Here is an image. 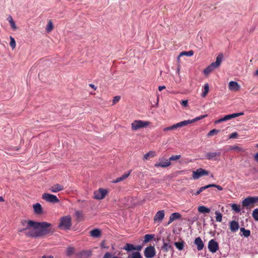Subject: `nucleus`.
Here are the masks:
<instances>
[{"label": "nucleus", "mask_w": 258, "mask_h": 258, "mask_svg": "<svg viewBox=\"0 0 258 258\" xmlns=\"http://www.w3.org/2000/svg\"><path fill=\"white\" fill-rule=\"evenodd\" d=\"M181 218V215L179 213H178V212L173 213L170 215V216L169 217V219L167 223V225L170 224L171 222H172L174 220L180 219Z\"/></svg>", "instance_id": "4468645a"}, {"label": "nucleus", "mask_w": 258, "mask_h": 258, "mask_svg": "<svg viewBox=\"0 0 258 258\" xmlns=\"http://www.w3.org/2000/svg\"><path fill=\"white\" fill-rule=\"evenodd\" d=\"M34 213L37 215L41 214L43 213V210L41 204L37 203L33 205Z\"/></svg>", "instance_id": "a211bd4d"}, {"label": "nucleus", "mask_w": 258, "mask_h": 258, "mask_svg": "<svg viewBox=\"0 0 258 258\" xmlns=\"http://www.w3.org/2000/svg\"><path fill=\"white\" fill-rule=\"evenodd\" d=\"M230 149L231 150L237 151L239 152L244 151V150L242 148L238 147L237 146H231Z\"/></svg>", "instance_id": "09e8293b"}, {"label": "nucleus", "mask_w": 258, "mask_h": 258, "mask_svg": "<svg viewBox=\"0 0 258 258\" xmlns=\"http://www.w3.org/2000/svg\"><path fill=\"white\" fill-rule=\"evenodd\" d=\"M253 158L254 161L258 163V152L254 155Z\"/></svg>", "instance_id": "052dcab7"}, {"label": "nucleus", "mask_w": 258, "mask_h": 258, "mask_svg": "<svg viewBox=\"0 0 258 258\" xmlns=\"http://www.w3.org/2000/svg\"><path fill=\"white\" fill-rule=\"evenodd\" d=\"M132 170H130L127 172H125L123 175H122L120 177H117L116 179L114 180L112 182L113 183H117L120 181H122L127 178L131 173Z\"/></svg>", "instance_id": "f3484780"}, {"label": "nucleus", "mask_w": 258, "mask_h": 258, "mask_svg": "<svg viewBox=\"0 0 258 258\" xmlns=\"http://www.w3.org/2000/svg\"><path fill=\"white\" fill-rule=\"evenodd\" d=\"M55 231L52 225L47 222L36 221V228L34 231H27L25 235L29 237L38 238L46 235H51Z\"/></svg>", "instance_id": "f257e3e1"}, {"label": "nucleus", "mask_w": 258, "mask_h": 258, "mask_svg": "<svg viewBox=\"0 0 258 258\" xmlns=\"http://www.w3.org/2000/svg\"><path fill=\"white\" fill-rule=\"evenodd\" d=\"M166 87L165 86H159L158 87V90L159 91H161L163 89H165Z\"/></svg>", "instance_id": "e2e57ef3"}, {"label": "nucleus", "mask_w": 258, "mask_h": 258, "mask_svg": "<svg viewBox=\"0 0 258 258\" xmlns=\"http://www.w3.org/2000/svg\"><path fill=\"white\" fill-rule=\"evenodd\" d=\"M194 244L196 245L198 250H201L204 247V243L200 237H198L195 238Z\"/></svg>", "instance_id": "ddd939ff"}, {"label": "nucleus", "mask_w": 258, "mask_h": 258, "mask_svg": "<svg viewBox=\"0 0 258 258\" xmlns=\"http://www.w3.org/2000/svg\"><path fill=\"white\" fill-rule=\"evenodd\" d=\"M8 20L9 21L11 27L12 28V29L13 30H16L17 29V27L14 21L13 20L12 16H11L10 15L8 18Z\"/></svg>", "instance_id": "2f4dec72"}, {"label": "nucleus", "mask_w": 258, "mask_h": 258, "mask_svg": "<svg viewBox=\"0 0 258 258\" xmlns=\"http://www.w3.org/2000/svg\"><path fill=\"white\" fill-rule=\"evenodd\" d=\"M231 119V116L229 114H227L223 116V117L220 118L219 119H217L214 121L215 124H218L222 122L226 121L228 120Z\"/></svg>", "instance_id": "b1692460"}, {"label": "nucleus", "mask_w": 258, "mask_h": 258, "mask_svg": "<svg viewBox=\"0 0 258 258\" xmlns=\"http://www.w3.org/2000/svg\"><path fill=\"white\" fill-rule=\"evenodd\" d=\"M255 76H258V69L256 70V71L254 73Z\"/></svg>", "instance_id": "774afa93"}, {"label": "nucleus", "mask_w": 258, "mask_h": 258, "mask_svg": "<svg viewBox=\"0 0 258 258\" xmlns=\"http://www.w3.org/2000/svg\"><path fill=\"white\" fill-rule=\"evenodd\" d=\"M222 150L223 149H219L218 150V152L207 153L206 155V158L208 160H217V159L215 158V157L217 156H220Z\"/></svg>", "instance_id": "9d476101"}, {"label": "nucleus", "mask_w": 258, "mask_h": 258, "mask_svg": "<svg viewBox=\"0 0 258 258\" xmlns=\"http://www.w3.org/2000/svg\"><path fill=\"white\" fill-rule=\"evenodd\" d=\"M209 172L203 168H199L195 171H192V177L194 179L196 180L203 176L208 175Z\"/></svg>", "instance_id": "20e7f679"}, {"label": "nucleus", "mask_w": 258, "mask_h": 258, "mask_svg": "<svg viewBox=\"0 0 258 258\" xmlns=\"http://www.w3.org/2000/svg\"><path fill=\"white\" fill-rule=\"evenodd\" d=\"M10 45L12 48V49H14L16 47V41L12 36H10Z\"/></svg>", "instance_id": "de8ad7c7"}, {"label": "nucleus", "mask_w": 258, "mask_h": 258, "mask_svg": "<svg viewBox=\"0 0 258 258\" xmlns=\"http://www.w3.org/2000/svg\"><path fill=\"white\" fill-rule=\"evenodd\" d=\"M42 199L51 203H58L59 200L57 197L54 195L44 193L42 195Z\"/></svg>", "instance_id": "39448f33"}, {"label": "nucleus", "mask_w": 258, "mask_h": 258, "mask_svg": "<svg viewBox=\"0 0 258 258\" xmlns=\"http://www.w3.org/2000/svg\"><path fill=\"white\" fill-rule=\"evenodd\" d=\"M238 136V134L237 132H233L229 136V139H235Z\"/></svg>", "instance_id": "603ef678"}, {"label": "nucleus", "mask_w": 258, "mask_h": 258, "mask_svg": "<svg viewBox=\"0 0 258 258\" xmlns=\"http://www.w3.org/2000/svg\"><path fill=\"white\" fill-rule=\"evenodd\" d=\"M127 258H143L141 253L139 251H133L128 254Z\"/></svg>", "instance_id": "cd10ccee"}, {"label": "nucleus", "mask_w": 258, "mask_h": 258, "mask_svg": "<svg viewBox=\"0 0 258 258\" xmlns=\"http://www.w3.org/2000/svg\"><path fill=\"white\" fill-rule=\"evenodd\" d=\"M75 216L76 217V218L77 220L80 221L81 219L83 218V215L81 213V212L79 211H76L75 212Z\"/></svg>", "instance_id": "49530a36"}, {"label": "nucleus", "mask_w": 258, "mask_h": 258, "mask_svg": "<svg viewBox=\"0 0 258 258\" xmlns=\"http://www.w3.org/2000/svg\"><path fill=\"white\" fill-rule=\"evenodd\" d=\"M63 189V187L62 185L59 184H56L53 185L50 188V190L52 192H57L59 191L62 190Z\"/></svg>", "instance_id": "4be33fe9"}, {"label": "nucleus", "mask_w": 258, "mask_h": 258, "mask_svg": "<svg viewBox=\"0 0 258 258\" xmlns=\"http://www.w3.org/2000/svg\"><path fill=\"white\" fill-rule=\"evenodd\" d=\"M216 188H217L219 190H223V187L219 185H216Z\"/></svg>", "instance_id": "69168bd1"}, {"label": "nucleus", "mask_w": 258, "mask_h": 258, "mask_svg": "<svg viewBox=\"0 0 258 258\" xmlns=\"http://www.w3.org/2000/svg\"><path fill=\"white\" fill-rule=\"evenodd\" d=\"M251 198L252 199L253 204L258 203V196L251 197Z\"/></svg>", "instance_id": "4d7b16f0"}, {"label": "nucleus", "mask_w": 258, "mask_h": 258, "mask_svg": "<svg viewBox=\"0 0 258 258\" xmlns=\"http://www.w3.org/2000/svg\"><path fill=\"white\" fill-rule=\"evenodd\" d=\"M213 70L214 69L210 65H209L204 70L203 73L205 75H208L210 74Z\"/></svg>", "instance_id": "ea45409f"}, {"label": "nucleus", "mask_w": 258, "mask_h": 258, "mask_svg": "<svg viewBox=\"0 0 258 258\" xmlns=\"http://www.w3.org/2000/svg\"><path fill=\"white\" fill-rule=\"evenodd\" d=\"M207 115H208L207 114H204L203 115H201V116L196 117L192 119H189V123H191L195 122L197 121H198L200 119H202L206 117V116H207Z\"/></svg>", "instance_id": "c9c22d12"}, {"label": "nucleus", "mask_w": 258, "mask_h": 258, "mask_svg": "<svg viewBox=\"0 0 258 258\" xmlns=\"http://www.w3.org/2000/svg\"><path fill=\"white\" fill-rule=\"evenodd\" d=\"M89 86L90 87H91L92 88H93V89L94 90H96V87H95V86L94 85H93V84H89Z\"/></svg>", "instance_id": "338daca9"}, {"label": "nucleus", "mask_w": 258, "mask_h": 258, "mask_svg": "<svg viewBox=\"0 0 258 258\" xmlns=\"http://www.w3.org/2000/svg\"><path fill=\"white\" fill-rule=\"evenodd\" d=\"M229 228L232 232H236L239 228L238 222L234 220L230 221L229 222Z\"/></svg>", "instance_id": "dca6fc26"}, {"label": "nucleus", "mask_w": 258, "mask_h": 258, "mask_svg": "<svg viewBox=\"0 0 258 258\" xmlns=\"http://www.w3.org/2000/svg\"><path fill=\"white\" fill-rule=\"evenodd\" d=\"M31 227L33 228L35 230L36 228V221L33 220H28V224L23 228L19 229V232H27L26 231L29 229Z\"/></svg>", "instance_id": "9b49d317"}, {"label": "nucleus", "mask_w": 258, "mask_h": 258, "mask_svg": "<svg viewBox=\"0 0 258 258\" xmlns=\"http://www.w3.org/2000/svg\"><path fill=\"white\" fill-rule=\"evenodd\" d=\"M229 89L231 91H236L240 89V86L239 84L235 81H231L229 83Z\"/></svg>", "instance_id": "2eb2a0df"}, {"label": "nucleus", "mask_w": 258, "mask_h": 258, "mask_svg": "<svg viewBox=\"0 0 258 258\" xmlns=\"http://www.w3.org/2000/svg\"><path fill=\"white\" fill-rule=\"evenodd\" d=\"M181 104L184 107H186L188 105V101L187 100H182Z\"/></svg>", "instance_id": "13d9d810"}, {"label": "nucleus", "mask_w": 258, "mask_h": 258, "mask_svg": "<svg viewBox=\"0 0 258 258\" xmlns=\"http://www.w3.org/2000/svg\"><path fill=\"white\" fill-rule=\"evenodd\" d=\"M209 91V85L208 83L205 84L204 86V91L202 92L201 96L202 97H205Z\"/></svg>", "instance_id": "7c9ffc66"}, {"label": "nucleus", "mask_w": 258, "mask_h": 258, "mask_svg": "<svg viewBox=\"0 0 258 258\" xmlns=\"http://www.w3.org/2000/svg\"><path fill=\"white\" fill-rule=\"evenodd\" d=\"M143 247V246L141 245H135L134 250H137V251H140Z\"/></svg>", "instance_id": "5fc2aeb1"}, {"label": "nucleus", "mask_w": 258, "mask_h": 258, "mask_svg": "<svg viewBox=\"0 0 258 258\" xmlns=\"http://www.w3.org/2000/svg\"><path fill=\"white\" fill-rule=\"evenodd\" d=\"M74 251V248L71 247H69L67 248V253L68 255H70L72 254Z\"/></svg>", "instance_id": "3c124183"}, {"label": "nucleus", "mask_w": 258, "mask_h": 258, "mask_svg": "<svg viewBox=\"0 0 258 258\" xmlns=\"http://www.w3.org/2000/svg\"><path fill=\"white\" fill-rule=\"evenodd\" d=\"M21 223L22 225L25 227L28 224V221L23 220L21 221Z\"/></svg>", "instance_id": "bf43d9fd"}, {"label": "nucleus", "mask_w": 258, "mask_h": 258, "mask_svg": "<svg viewBox=\"0 0 258 258\" xmlns=\"http://www.w3.org/2000/svg\"><path fill=\"white\" fill-rule=\"evenodd\" d=\"M181 158L180 155H172L169 157L168 161L171 162V161H175Z\"/></svg>", "instance_id": "37998d69"}, {"label": "nucleus", "mask_w": 258, "mask_h": 258, "mask_svg": "<svg viewBox=\"0 0 258 258\" xmlns=\"http://www.w3.org/2000/svg\"><path fill=\"white\" fill-rule=\"evenodd\" d=\"M242 204L243 206L248 207L251 205L253 204L251 198V196H249L246 198H245L242 201Z\"/></svg>", "instance_id": "5701e85b"}, {"label": "nucleus", "mask_w": 258, "mask_h": 258, "mask_svg": "<svg viewBox=\"0 0 258 258\" xmlns=\"http://www.w3.org/2000/svg\"><path fill=\"white\" fill-rule=\"evenodd\" d=\"M208 248L210 252L215 253L219 249V244L215 239H212L209 241Z\"/></svg>", "instance_id": "6e6552de"}, {"label": "nucleus", "mask_w": 258, "mask_h": 258, "mask_svg": "<svg viewBox=\"0 0 258 258\" xmlns=\"http://www.w3.org/2000/svg\"><path fill=\"white\" fill-rule=\"evenodd\" d=\"M107 193V189L100 188L98 190L94 191V198L97 200H102L105 198Z\"/></svg>", "instance_id": "423d86ee"}, {"label": "nucleus", "mask_w": 258, "mask_h": 258, "mask_svg": "<svg viewBox=\"0 0 258 258\" xmlns=\"http://www.w3.org/2000/svg\"><path fill=\"white\" fill-rule=\"evenodd\" d=\"M41 258H53V256L52 255H44L42 256Z\"/></svg>", "instance_id": "0e129e2a"}, {"label": "nucleus", "mask_w": 258, "mask_h": 258, "mask_svg": "<svg viewBox=\"0 0 258 258\" xmlns=\"http://www.w3.org/2000/svg\"><path fill=\"white\" fill-rule=\"evenodd\" d=\"M223 58V54L222 53L219 54L216 57V59L215 62H213L210 65L214 69L219 67L221 63Z\"/></svg>", "instance_id": "f8f14e48"}, {"label": "nucleus", "mask_w": 258, "mask_h": 258, "mask_svg": "<svg viewBox=\"0 0 258 258\" xmlns=\"http://www.w3.org/2000/svg\"><path fill=\"white\" fill-rule=\"evenodd\" d=\"M252 216L255 221H258V208H256L253 210Z\"/></svg>", "instance_id": "58836bf2"}, {"label": "nucleus", "mask_w": 258, "mask_h": 258, "mask_svg": "<svg viewBox=\"0 0 258 258\" xmlns=\"http://www.w3.org/2000/svg\"><path fill=\"white\" fill-rule=\"evenodd\" d=\"M101 234V231L98 228H95L90 232V235L94 238H98L100 237Z\"/></svg>", "instance_id": "aec40b11"}, {"label": "nucleus", "mask_w": 258, "mask_h": 258, "mask_svg": "<svg viewBox=\"0 0 258 258\" xmlns=\"http://www.w3.org/2000/svg\"><path fill=\"white\" fill-rule=\"evenodd\" d=\"M134 248H135V245L134 244H133L132 243H126L124 245V246H123L122 249L127 251L131 252V251H134Z\"/></svg>", "instance_id": "a878e982"}, {"label": "nucleus", "mask_w": 258, "mask_h": 258, "mask_svg": "<svg viewBox=\"0 0 258 258\" xmlns=\"http://www.w3.org/2000/svg\"><path fill=\"white\" fill-rule=\"evenodd\" d=\"M164 161L160 162L155 164V166L156 167H163L166 168L171 165V162L167 159H165Z\"/></svg>", "instance_id": "6ab92c4d"}, {"label": "nucleus", "mask_w": 258, "mask_h": 258, "mask_svg": "<svg viewBox=\"0 0 258 258\" xmlns=\"http://www.w3.org/2000/svg\"><path fill=\"white\" fill-rule=\"evenodd\" d=\"M217 184H208V185H206V187L207 188H209L210 187H216V186Z\"/></svg>", "instance_id": "680f3d73"}, {"label": "nucleus", "mask_w": 258, "mask_h": 258, "mask_svg": "<svg viewBox=\"0 0 258 258\" xmlns=\"http://www.w3.org/2000/svg\"><path fill=\"white\" fill-rule=\"evenodd\" d=\"M155 155V152L153 151H149L147 153L145 154L144 156V159L147 160L150 157H153Z\"/></svg>", "instance_id": "4c0bfd02"}, {"label": "nucleus", "mask_w": 258, "mask_h": 258, "mask_svg": "<svg viewBox=\"0 0 258 258\" xmlns=\"http://www.w3.org/2000/svg\"><path fill=\"white\" fill-rule=\"evenodd\" d=\"M240 232L242 233L241 236H244L245 237H248L250 235V231L248 229H245L243 227L240 228Z\"/></svg>", "instance_id": "c85d7f7f"}, {"label": "nucleus", "mask_w": 258, "mask_h": 258, "mask_svg": "<svg viewBox=\"0 0 258 258\" xmlns=\"http://www.w3.org/2000/svg\"><path fill=\"white\" fill-rule=\"evenodd\" d=\"M165 217L164 210L158 211L155 215L153 220L154 223L160 224Z\"/></svg>", "instance_id": "1a4fd4ad"}, {"label": "nucleus", "mask_w": 258, "mask_h": 258, "mask_svg": "<svg viewBox=\"0 0 258 258\" xmlns=\"http://www.w3.org/2000/svg\"><path fill=\"white\" fill-rule=\"evenodd\" d=\"M162 241L163 242V244L161 246V249L163 251L167 252L170 249H173L172 246L169 243L166 242L164 238L162 239Z\"/></svg>", "instance_id": "412c9836"}, {"label": "nucleus", "mask_w": 258, "mask_h": 258, "mask_svg": "<svg viewBox=\"0 0 258 258\" xmlns=\"http://www.w3.org/2000/svg\"><path fill=\"white\" fill-rule=\"evenodd\" d=\"M198 211L201 213L206 214L210 212V209L205 206H200L198 208Z\"/></svg>", "instance_id": "393cba45"}, {"label": "nucleus", "mask_w": 258, "mask_h": 258, "mask_svg": "<svg viewBox=\"0 0 258 258\" xmlns=\"http://www.w3.org/2000/svg\"><path fill=\"white\" fill-rule=\"evenodd\" d=\"M120 96H116L114 97L113 99V104H115L116 102H117L118 101H119V100H120Z\"/></svg>", "instance_id": "864d4df0"}, {"label": "nucleus", "mask_w": 258, "mask_h": 258, "mask_svg": "<svg viewBox=\"0 0 258 258\" xmlns=\"http://www.w3.org/2000/svg\"><path fill=\"white\" fill-rule=\"evenodd\" d=\"M216 220L217 222H221L222 220V214L219 211H216L215 212Z\"/></svg>", "instance_id": "e433bc0d"}, {"label": "nucleus", "mask_w": 258, "mask_h": 258, "mask_svg": "<svg viewBox=\"0 0 258 258\" xmlns=\"http://www.w3.org/2000/svg\"><path fill=\"white\" fill-rule=\"evenodd\" d=\"M175 124H176V126H177V128L181 127L186 126V125H187L188 124H190L189 123V119L183 120V121H180V122H178V123H175Z\"/></svg>", "instance_id": "473e14b6"}, {"label": "nucleus", "mask_w": 258, "mask_h": 258, "mask_svg": "<svg viewBox=\"0 0 258 258\" xmlns=\"http://www.w3.org/2000/svg\"><path fill=\"white\" fill-rule=\"evenodd\" d=\"M177 128L176 124H174L171 126H168L163 128V131L166 132L168 131L174 130Z\"/></svg>", "instance_id": "a18cd8bd"}, {"label": "nucleus", "mask_w": 258, "mask_h": 258, "mask_svg": "<svg viewBox=\"0 0 258 258\" xmlns=\"http://www.w3.org/2000/svg\"><path fill=\"white\" fill-rule=\"evenodd\" d=\"M206 189H207V188L206 187V186L205 185V186L200 187L199 188V189L198 190H197L196 192L193 193L192 191L191 192L192 193V195H194L198 196L200 194H201L204 190H205Z\"/></svg>", "instance_id": "79ce46f5"}, {"label": "nucleus", "mask_w": 258, "mask_h": 258, "mask_svg": "<svg viewBox=\"0 0 258 258\" xmlns=\"http://www.w3.org/2000/svg\"><path fill=\"white\" fill-rule=\"evenodd\" d=\"M185 244V242L182 240L180 242H179V241L175 242L174 243L176 248L180 251L183 249Z\"/></svg>", "instance_id": "bb28decb"}, {"label": "nucleus", "mask_w": 258, "mask_h": 258, "mask_svg": "<svg viewBox=\"0 0 258 258\" xmlns=\"http://www.w3.org/2000/svg\"><path fill=\"white\" fill-rule=\"evenodd\" d=\"M156 255V250L154 246H149L144 250V255L146 258H153Z\"/></svg>", "instance_id": "0eeeda50"}, {"label": "nucleus", "mask_w": 258, "mask_h": 258, "mask_svg": "<svg viewBox=\"0 0 258 258\" xmlns=\"http://www.w3.org/2000/svg\"><path fill=\"white\" fill-rule=\"evenodd\" d=\"M155 235L152 234H146L144 236V243H148L154 238Z\"/></svg>", "instance_id": "c756f323"}, {"label": "nucleus", "mask_w": 258, "mask_h": 258, "mask_svg": "<svg viewBox=\"0 0 258 258\" xmlns=\"http://www.w3.org/2000/svg\"><path fill=\"white\" fill-rule=\"evenodd\" d=\"M53 28V23L51 20H49L46 27V31L47 32H50L52 30Z\"/></svg>", "instance_id": "a19ab883"}, {"label": "nucleus", "mask_w": 258, "mask_h": 258, "mask_svg": "<svg viewBox=\"0 0 258 258\" xmlns=\"http://www.w3.org/2000/svg\"><path fill=\"white\" fill-rule=\"evenodd\" d=\"M232 209L236 213H239L240 212V206L237 204L233 203L230 204Z\"/></svg>", "instance_id": "72a5a7b5"}, {"label": "nucleus", "mask_w": 258, "mask_h": 258, "mask_svg": "<svg viewBox=\"0 0 258 258\" xmlns=\"http://www.w3.org/2000/svg\"><path fill=\"white\" fill-rule=\"evenodd\" d=\"M111 257H112V254L109 252H106L103 257V258H111Z\"/></svg>", "instance_id": "6e6d98bb"}, {"label": "nucleus", "mask_w": 258, "mask_h": 258, "mask_svg": "<svg viewBox=\"0 0 258 258\" xmlns=\"http://www.w3.org/2000/svg\"><path fill=\"white\" fill-rule=\"evenodd\" d=\"M194 52L193 50H189L188 51H183L180 52L178 57H180L182 55H185L187 56H191L194 55Z\"/></svg>", "instance_id": "f704fd0d"}, {"label": "nucleus", "mask_w": 258, "mask_h": 258, "mask_svg": "<svg viewBox=\"0 0 258 258\" xmlns=\"http://www.w3.org/2000/svg\"><path fill=\"white\" fill-rule=\"evenodd\" d=\"M72 226V218L70 215L62 217L60 219V223L58 227L62 229L68 230Z\"/></svg>", "instance_id": "f03ea898"}, {"label": "nucleus", "mask_w": 258, "mask_h": 258, "mask_svg": "<svg viewBox=\"0 0 258 258\" xmlns=\"http://www.w3.org/2000/svg\"><path fill=\"white\" fill-rule=\"evenodd\" d=\"M220 132L219 130L216 129H213L211 130L207 134L208 137L212 136L214 135L218 134Z\"/></svg>", "instance_id": "c03bdc74"}, {"label": "nucleus", "mask_w": 258, "mask_h": 258, "mask_svg": "<svg viewBox=\"0 0 258 258\" xmlns=\"http://www.w3.org/2000/svg\"><path fill=\"white\" fill-rule=\"evenodd\" d=\"M150 124V122L141 120H135L131 124L133 131H137L140 128L146 127Z\"/></svg>", "instance_id": "7ed1b4c3"}, {"label": "nucleus", "mask_w": 258, "mask_h": 258, "mask_svg": "<svg viewBox=\"0 0 258 258\" xmlns=\"http://www.w3.org/2000/svg\"><path fill=\"white\" fill-rule=\"evenodd\" d=\"M244 114L243 112H240L238 113H234L232 114H230V115L231 116V118L232 119L233 118L239 116L240 115H242Z\"/></svg>", "instance_id": "8fccbe9b"}]
</instances>
